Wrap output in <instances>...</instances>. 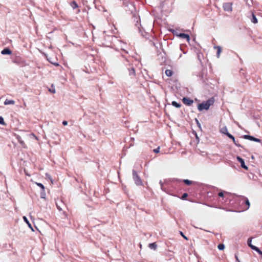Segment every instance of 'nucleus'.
I'll use <instances>...</instances> for the list:
<instances>
[{
    "label": "nucleus",
    "mask_w": 262,
    "mask_h": 262,
    "mask_svg": "<svg viewBox=\"0 0 262 262\" xmlns=\"http://www.w3.org/2000/svg\"><path fill=\"white\" fill-rule=\"evenodd\" d=\"M235 201L237 202L239 205L242 207V210H247L250 207V202L247 198L241 196L237 197Z\"/></svg>",
    "instance_id": "f257e3e1"
},
{
    "label": "nucleus",
    "mask_w": 262,
    "mask_h": 262,
    "mask_svg": "<svg viewBox=\"0 0 262 262\" xmlns=\"http://www.w3.org/2000/svg\"><path fill=\"white\" fill-rule=\"evenodd\" d=\"M214 102V99L213 97L208 99L206 101L199 103L198 105V109L199 111H202L203 110H208L209 107L213 105Z\"/></svg>",
    "instance_id": "f03ea898"
},
{
    "label": "nucleus",
    "mask_w": 262,
    "mask_h": 262,
    "mask_svg": "<svg viewBox=\"0 0 262 262\" xmlns=\"http://www.w3.org/2000/svg\"><path fill=\"white\" fill-rule=\"evenodd\" d=\"M133 179L135 182V183L137 186H141L142 185V181L140 177L137 173V172L135 170H133Z\"/></svg>",
    "instance_id": "7ed1b4c3"
},
{
    "label": "nucleus",
    "mask_w": 262,
    "mask_h": 262,
    "mask_svg": "<svg viewBox=\"0 0 262 262\" xmlns=\"http://www.w3.org/2000/svg\"><path fill=\"white\" fill-rule=\"evenodd\" d=\"M12 62L22 66L24 63V61L23 59L19 56H16L14 57H13L12 58Z\"/></svg>",
    "instance_id": "20e7f679"
},
{
    "label": "nucleus",
    "mask_w": 262,
    "mask_h": 262,
    "mask_svg": "<svg viewBox=\"0 0 262 262\" xmlns=\"http://www.w3.org/2000/svg\"><path fill=\"white\" fill-rule=\"evenodd\" d=\"M243 138L245 139L249 140L250 141H254L256 142L261 143V142L260 139L250 135H245L243 136Z\"/></svg>",
    "instance_id": "39448f33"
},
{
    "label": "nucleus",
    "mask_w": 262,
    "mask_h": 262,
    "mask_svg": "<svg viewBox=\"0 0 262 262\" xmlns=\"http://www.w3.org/2000/svg\"><path fill=\"white\" fill-rule=\"evenodd\" d=\"M243 138L245 139L249 140L250 141H254L256 142L261 143V142L260 139L250 135H245L243 136Z\"/></svg>",
    "instance_id": "423d86ee"
},
{
    "label": "nucleus",
    "mask_w": 262,
    "mask_h": 262,
    "mask_svg": "<svg viewBox=\"0 0 262 262\" xmlns=\"http://www.w3.org/2000/svg\"><path fill=\"white\" fill-rule=\"evenodd\" d=\"M243 138L245 139L249 140L250 141H254L256 142L261 143V142L260 139L250 135H245L243 136Z\"/></svg>",
    "instance_id": "0eeeda50"
},
{
    "label": "nucleus",
    "mask_w": 262,
    "mask_h": 262,
    "mask_svg": "<svg viewBox=\"0 0 262 262\" xmlns=\"http://www.w3.org/2000/svg\"><path fill=\"white\" fill-rule=\"evenodd\" d=\"M182 100L184 104L188 106H190L193 103V100L188 97H183Z\"/></svg>",
    "instance_id": "6e6552de"
},
{
    "label": "nucleus",
    "mask_w": 262,
    "mask_h": 262,
    "mask_svg": "<svg viewBox=\"0 0 262 262\" xmlns=\"http://www.w3.org/2000/svg\"><path fill=\"white\" fill-rule=\"evenodd\" d=\"M223 9L225 11L230 12L232 11V4L230 3H226L223 4Z\"/></svg>",
    "instance_id": "1a4fd4ad"
},
{
    "label": "nucleus",
    "mask_w": 262,
    "mask_h": 262,
    "mask_svg": "<svg viewBox=\"0 0 262 262\" xmlns=\"http://www.w3.org/2000/svg\"><path fill=\"white\" fill-rule=\"evenodd\" d=\"M236 159H237V161L241 163V166L243 168H244L246 170H247L248 168L247 166H246L245 165L244 160L239 156H237Z\"/></svg>",
    "instance_id": "9d476101"
},
{
    "label": "nucleus",
    "mask_w": 262,
    "mask_h": 262,
    "mask_svg": "<svg viewBox=\"0 0 262 262\" xmlns=\"http://www.w3.org/2000/svg\"><path fill=\"white\" fill-rule=\"evenodd\" d=\"M12 53V51L8 47L5 48L1 51V54L2 55H11Z\"/></svg>",
    "instance_id": "9b49d317"
},
{
    "label": "nucleus",
    "mask_w": 262,
    "mask_h": 262,
    "mask_svg": "<svg viewBox=\"0 0 262 262\" xmlns=\"http://www.w3.org/2000/svg\"><path fill=\"white\" fill-rule=\"evenodd\" d=\"M127 69H128L129 75L130 76H131L132 78L133 77H135V75H136V73H135V70L134 68L133 67H131L128 68Z\"/></svg>",
    "instance_id": "f8f14e48"
},
{
    "label": "nucleus",
    "mask_w": 262,
    "mask_h": 262,
    "mask_svg": "<svg viewBox=\"0 0 262 262\" xmlns=\"http://www.w3.org/2000/svg\"><path fill=\"white\" fill-rule=\"evenodd\" d=\"M178 36L181 38L186 39L187 41H189L190 38L188 34L184 33H180Z\"/></svg>",
    "instance_id": "ddd939ff"
},
{
    "label": "nucleus",
    "mask_w": 262,
    "mask_h": 262,
    "mask_svg": "<svg viewBox=\"0 0 262 262\" xmlns=\"http://www.w3.org/2000/svg\"><path fill=\"white\" fill-rule=\"evenodd\" d=\"M252 239V237H251L249 238L247 241V244L249 247H250L252 250H254V248H253L257 247L255 246H254L252 244V243H251Z\"/></svg>",
    "instance_id": "4468645a"
},
{
    "label": "nucleus",
    "mask_w": 262,
    "mask_h": 262,
    "mask_svg": "<svg viewBox=\"0 0 262 262\" xmlns=\"http://www.w3.org/2000/svg\"><path fill=\"white\" fill-rule=\"evenodd\" d=\"M214 48L217 49L216 57L217 58H219L222 52V48L220 46H215Z\"/></svg>",
    "instance_id": "2eb2a0df"
},
{
    "label": "nucleus",
    "mask_w": 262,
    "mask_h": 262,
    "mask_svg": "<svg viewBox=\"0 0 262 262\" xmlns=\"http://www.w3.org/2000/svg\"><path fill=\"white\" fill-rule=\"evenodd\" d=\"M23 219L24 220V221L27 224V225H28V227L32 230V231H34L32 227V225L31 224L29 223L28 219L27 218L26 216H23Z\"/></svg>",
    "instance_id": "dca6fc26"
},
{
    "label": "nucleus",
    "mask_w": 262,
    "mask_h": 262,
    "mask_svg": "<svg viewBox=\"0 0 262 262\" xmlns=\"http://www.w3.org/2000/svg\"><path fill=\"white\" fill-rule=\"evenodd\" d=\"M148 247L151 249L155 250L157 248V245L156 243H150L149 244Z\"/></svg>",
    "instance_id": "f3484780"
},
{
    "label": "nucleus",
    "mask_w": 262,
    "mask_h": 262,
    "mask_svg": "<svg viewBox=\"0 0 262 262\" xmlns=\"http://www.w3.org/2000/svg\"><path fill=\"white\" fill-rule=\"evenodd\" d=\"M14 103L15 101L13 100L6 99L4 102L5 105L14 104Z\"/></svg>",
    "instance_id": "a211bd4d"
},
{
    "label": "nucleus",
    "mask_w": 262,
    "mask_h": 262,
    "mask_svg": "<svg viewBox=\"0 0 262 262\" xmlns=\"http://www.w3.org/2000/svg\"><path fill=\"white\" fill-rule=\"evenodd\" d=\"M182 181L187 186H189L194 183V182L188 179H184Z\"/></svg>",
    "instance_id": "6ab92c4d"
},
{
    "label": "nucleus",
    "mask_w": 262,
    "mask_h": 262,
    "mask_svg": "<svg viewBox=\"0 0 262 262\" xmlns=\"http://www.w3.org/2000/svg\"><path fill=\"white\" fill-rule=\"evenodd\" d=\"M171 104L177 107V108H180L181 106V104L179 103H178L177 102L175 101H173L172 102H171Z\"/></svg>",
    "instance_id": "aec40b11"
},
{
    "label": "nucleus",
    "mask_w": 262,
    "mask_h": 262,
    "mask_svg": "<svg viewBox=\"0 0 262 262\" xmlns=\"http://www.w3.org/2000/svg\"><path fill=\"white\" fill-rule=\"evenodd\" d=\"M70 6L72 7L73 9H75L78 8V5L75 1H73L70 3Z\"/></svg>",
    "instance_id": "412c9836"
},
{
    "label": "nucleus",
    "mask_w": 262,
    "mask_h": 262,
    "mask_svg": "<svg viewBox=\"0 0 262 262\" xmlns=\"http://www.w3.org/2000/svg\"><path fill=\"white\" fill-rule=\"evenodd\" d=\"M226 136L229 138L230 139H231L233 141V142H235V138L234 137L231 135V134H230L228 132H227V134H226Z\"/></svg>",
    "instance_id": "4be33fe9"
},
{
    "label": "nucleus",
    "mask_w": 262,
    "mask_h": 262,
    "mask_svg": "<svg viewBox=\"0 0 262 262\" xmlns=\"http://www.w3.org/2000/svg\"><path fill=\"white\" fill-rule=\"evenodd\" d=\"M165 74L168 77H171L173 74V72L170 70H166L165 71Z\"/></svg>",
    "instance_id": "5701e85b"
},
{
    "label": "nucleus",
    "mask_w": 262,
    "mask_h": 262,
    "mask_svg": "<svg viewBox=\"0 0 262 262\" xmlns=\"http://www.w3.org/2000/svg\"><path fill=\"white\" fill-rule=\"evenodd\" d=\"M251 21L254 23L256 24L257 23V19L255 16V15L253 13L252 15V18H251Z\"/></svg>",
    "instance_id": "b1692460"
},
{
    "label": "nucleus",
    "mask_w": 262,
    "mask_h": 262,
    "mask_svg": "<svg viewBox=\"0 0 262 262\" xmlns=\"http://www.w3.org/2000/svg\"><path fill=\"white\" fill-rule=\"evenodd\" d=\"M17 140L19 142V143L24 146L25 145L24 142L21 140V137L20 136H17Z\"/></svg>",
    "instance_id": "393cba45"
},
{
    "label": "nucleus",
    "mask_w": 262,
    "mask_h": 262,
    "mask_svg": "<svg viewBox=\"0 0 262 262\" xmlns=\"http://www.w3.org/2000/svg\"><path fill=\"white\" fill-rule=\"evenodd\" d=\"M254 251H256L262 258V251L258 247H254Z\"/></svg>",
    "instance_id": "a878e982"
},
{
    "label": "nucleus",
    "mask_w": 262,
    "mask_h": 262,
    "mask_svg": "<svg viewBox=\"0 0 262 262\" xmlns=\"http://www.w3.org/2000/svg\"><path fill=\"white\" fill-rule=\"evenodd\" d=\"M136 26L138 28L139 32L141 33H142V30H141V25L140 24H138V20L137 21V24H136Z\"/></svg>",
    "instance_id": "bb28decb"
},
{
    "label": "nucleus",
    "mask_w": 262,
    "mask_h": 262,
    "mask_svg": "<svg viewBox=\"0 0 262 262\" xmlns=\"http://www.w3.org/2000/svg\"><path fill=\"white\" fill-rule=\"evenodd\" d=\"M221 132H222L223 134H225V135H226L227 132H228V129H227V127H226V126H225V127H223V128H222V129H221Z\"/></svg>",
    "instance_id": "cd10ccee"
},
{
    "label": "nucleus",
    "mask_w": 262,
    "mask_h": 262,
    "mask_svg": "<svg viewBox=\"0 0 262 262\" xmlns=\"http://www.w3.org/2000/svg\"><path fill=\"white\" fill-rule=\"evenodd\" d=\"M217 248L220 250H223L225 249V245L223 244H220L218 245Z\"/></svg>",
    "instance_id": "c85d7f7f"
},
{
    "label": "nucleus",
    "mask_w": 262,
    "mask_h": 262,
    "mask_svg": "<svg viewBox=\"0 0 262 262\" xmlns=\"http://www.w3.org/2000/svg\"><path fill=\"white\" fill-rule=\"evenodd\" d=\"M40 198L42 199H45L46 198V193L45 191V190H41L40 192Z\"/></svg>",
    "instance_id": "c756f323"
},
{
    "label": "nucleus",
    "mask_w": 262,
    "mask_h": 262,
    "mask_svg": "<svg viewBox=\"0 0 262 262\" xmlns=\"http://www.w3.org/2000/svg\"><path fill=\"white\" fill-rule=\"evenodd\" d=\"M49 91L53 94L55 93V89L53 84H52L51 88L49 89Z\"/></svg>",
    "instance_id": "7c9ffc66"
},
{
    "label": "nucleus",
    "mask_w": 262,
    "mask_h": 262,
    "mask_svg": "<svg viewBox=\"0 0 262 262\" xmlns=\"http://www.w3.org/2000/svg\"><path fill=\"white\" fill-rule=\"evenodd\" d=\"M36 185L39 186L41 189L42 190H45V186L44 185L42 184V183H36Z\"/></svg>",
    "instance_id": "2f4dec72"
},
{
    "label": "nucleus",
    "mask_w": 262,
    "mask_h": 262,
    "mask_svg": "<svg viewBox=\"0 0 262 262\" xmlns=\"http://www.w3.org/2000/svg\"><path fill=\"white\" fill-rule=\"evenodd\" d=\"M188 196V193H184L182 194V196H181V199L182 200H186Z\"/></svg>",
    "instance_id": "473e14b6"
},
{
    "label": "nucleus",
    "mask_w": 262,
    "mask_h": 262,
    "mask_svg": "<svg viewBox=\"0 0 262 262\" xmlns=\"http://www.w3.org/2000/svg\"><path fill=\"white\" fill-rule=\"evenodd\" d=\"M218 195L220 196V197H221L223 198V199H224L225 198V196H224V191H220L219 193H218Z\"/></svg>",
    "instance_id": "72a5a7b5"
},
{
    "label": "nucleus",
    "mask_w": 262,
    "mask_h": 262,
    "mask_svg": "<svg viewBox=\"0 0 262 262\" xmlns=\"http://www.w3.org/2000/svg\"><path fill=\"white\" fill-rule=\"evenodd\" d=\"M0 124L6 125L4 119L2 116H0Z\"/></svg>",
    "instance_id": "f704fd0d"
},
{
    "label": "nucleus",
    "mask_w": 262,
    "mask_h": 262,
    "mask_svg": "<svg viewBox=\"0 0 262 262\" xmlns=\"http://www.w3.org/2000/svg\"><path fill=\"white\" fill-rule=\"evenodd\" d=\"M234 143L235 144V145L236 146H237V147H242V148H244L243 146H242V145H241L240 144H239V143H238V141H236V140H235V142H234Z\"/></svg>",
    "instance_id": "c9c22d12"
},
{
    "label": "nucleus",
    "mask_w": 262,
    "mask_h": 262,
    "mask_svg": "<svg viewBox=\"0 0 262 262\" xmlns=\"http://www.w3.org/2000/svg\"><path fill=\"white\" fill-rule=\"evenodd\" d=\"M180 234H181V235L186 240H188V238L184 234L183 232H182V231H180Z\"/></svg>",
    "instance_id": "e433bc0d"
},
{
    "label": "nucleus",
    "mask_w": 262,
    "mask_h": 262,
    "mask_svg": "<svg viewBox=\"0 0 262 262\" xmlns=\"http://www.w3.org/2000/svg\"><path fill=\"white\" fill-rule=\"evenodd\" d=\"M154 152L157 154L160 152V147H157V148L154 149Z\"/></svg>",
    "instance_id": "4c0bfd02"
},
{
    "label": "nucleus",
    "mask_w": 262,
    "mask_h": 262,
    "mask_svg": "<svg viewBox=\"0 0 262 262\" xmlns=\"http://www.w3.org/2000/svg\"><path fill=\"white\" fill-rule=\"evenodd\" d=\"M160 185H161V189H162V190H163V191H165V189H164V188H163V183H162V181H160Z\"/></svg>",
    "instance_id": "58836bf2"
},
{
    "label": "nucleus",
    "mask_w": 262,
    "mask_h": 262,
    "mask_svg": "<svg viewBox=\"0 0 262 262\" xmlns=\"http://www.w3.org/2000/svg\"><path fill=\"white\" fill-rule=\"evenodd\" d=\"M48 60L51 62V63H52L53 64L56 66H59V64L57 62H52L51 60H50L49 59H48Z\"/></svg>",
    "instance_id": "ea45409f"
},
{
    "label": "nucleus",
    "mask_w": 262,
    "mask_h": 262,
    "mask_svg": "<svg viewBox=\"0 0 262 262\" xmlns=\"http://www.w3.org/2000/svg\"><path fill=\"white\" fill-rule=\"evenodd\" d=\"M195 122L198 125V126L200 128L201 127V124L199 122V120L197 119H195Z\"/></svg>",
    "instance_id": "a19ab883"
},
{
    "label": "nucleus",
    "mask_w": 262,
    "mask_h": 262,
    "mask_svg": "<svg viewBox=\"0 0 262 262\" xmlns=\"http://www.w3.org/2000/svg\"><path fill=\"white\" fill-rule=\"evenodd\" d=\"M235 258L237 262H241L238 258L237 254L236 253L235 254Z\"/></svg>",
    "instance_id": "79ce46f5"
},
{
    "label": "nucleus",
    "mask_w": 262,
    "mask_h": 262,
    "mask_svg": "<svg viewBox=\"0 0 262 262\" xmlns=\"http://www.w3.org/2000/svg\"><path fill=\"white\" fill-rule=\"evenodd\" d=\"M62 124L63 125H67L68 124V121H67L66 120L63 121Z\"/></svg>",
    "instance_id": "37998d69"
},
{
    "label": "nucleus",
    "mask_w": 262,
    "mask_h": 262,
    "mask_svg": "<svg viewBox=\"0 0 262 262\" xmlns=\"http://www.w3.org/2000/svg\"><path fill=\"white\" fill-rule=\"evenodd\" d=\"M130 141H132L133 142L134 141V138L132 137V138H130Z\"/></svg>",
    "instance_id": "c03bdc74"
},
{
    "label": "nucleus",
    "mask_w": 262,
    "mask_h": 262,
    "mask_svg": "<svg viewBox=\"0 0 262 262\" xmlns=\"http://www.w3.org/2000/svg\"><path fill=\"white\" fill-rule=\"evenodd\" d=\"M154 46L158 48V47H156V44L154 42L152 43Z\"/></svg>",
    "instance_id": "a18cd8bd"
},
{
    "label": "nucleus",
    "mask_w": 262,
    "mask_h": 262,
    "mask_svg": "<svg viewBox=\"0 0 262 262\" xmlns=\"http://www.w3.org/2000/svg\"><path fill=\"white\" fill-rule=\"evenodd\" d=\"M57 207L59 210H61V208H60V207H58V206H57Z\"/></svg>",
    "instance_id": "49530a36"
},
{
    "label": "nucleus",
    "mask_w": 262,
    "mask_h": 262,
    "mask_svg": "<svg viewBox=\"0 0 262 262\" xmlns=\"http://www.w3.org/2000/svg\"><path fill=\"white\" fill-rule=\"evenodd\" d=\"M130 146H133V143H130Z\"/></svg>",
    "instance_id": "de8ad7c7"
}]
</instances>
